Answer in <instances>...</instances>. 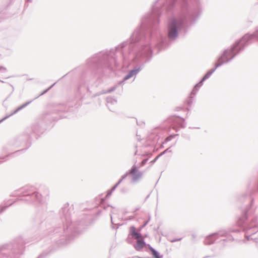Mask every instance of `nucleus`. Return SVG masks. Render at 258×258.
Masks as SVG:
<instances>
[{
    "label": "nucleus",
    "instance_id": "nucleus-4",
    "mask_svg": "<svg viewBox=\"0 0 258 258\" xmlns=\"http://www.w3.org/2000/svg\"><path fill=\"white\" fill-rule=\"evenodd\" d=\"M9 74L8 71L5 68H0V81L3 82V80L9 78Z\"/></svg>",
    "mask_w": 258,
    "mask_h": 258
},
{
    "label": "nucleus",
    "instance_id": "nucleus-9",
    "mask_svg": "<svg viewBox=\"0 0 258 258\" xmlns=\"http://www.w3.org/2000/svg\"><path fill=\"white\" fill-rule=\"evenodd\" d=\"M147 161V159L143 160L141 162V165L143 166V165H145Z\"/></svg>",
    "mask_w": 258,
    "mask_h": 258
},
{
    "label": "nucleus",
    "instance_id": "nucleus-1",
    "mask_svg": "<svg viewBox=\"0 0 258 258\" xmlns=\"http://www.w3.org/2000/svg\"><path fill=\"white\" fill-rule=\"evenodd\" d=\"M233 48H231L226 50L223 52L218 60V62L216 64V67H218L222 63L228 61L229 59L232 58L233 56Z\"/></svg>",
    "mask_w": 258,
    "mask_h": 258
},
{
    "label": "nucleus",
    "instance_id": "nucleus-8",
    "mask_svg": "<svg viewBox=\"0 0 258 258\" xmlns=\"http://www.w3.org/2000/svg\"><path fill=\"white\" fill-rule=\"evenodd\" d=\"M136 74V71H134V70H133L132 71L130 74L127 75L125 78H124V80H127L129 78H130L131 77H132L134 74Z\"/></svg>",
    "mask_w": 258,
    "mask_h": 258
},
{
    "label": "nucleus",
    "instance_id": "nucleus-3",
    "mask_svg": "<svg viewBox=\"0 0 258 258\" xmlns=\"http://www.w3.org/2000/svg\"><path fill=\"white\" fill-rule=\"evenodd\" d=\"M130 234L136 239H139L142 238V235L136 231V229L134 226H132L130 229Z\"/></svg>",
    "mask_w": 258,
    "mask_h": 258
},
{
    "label": "nucleus",
    "instance_id": "nucleus-5",
    "mask_svg": "<svg viewBox=\"0 0 258 258\" xmlns=\"http://www.w3.org/2000/svg\"><path fill=\"white\" fill-rule=\"evenodd\" d=\"M145 245V243L143 239L141 238L137 239L136 244L135 245V248L137 250H140Z\"/></svg>",
    "mask_w": 258,
    "mask_h": 258
},
{
    "label": "nucleus",
    "instance_id": "nucleus-10",
    "mask_svg": "<svg viewBox=\"0 0 258 258\" xmlns=\"http://www.w3.org/2000/svg\"><path fill=\"white\" fill-rule=\"evenodd\" d=\"M137 258H141V257H137Z\"/></svg>",
    "mask_w": 258,
    "mask_h": 258
},
{
    "label": "nucleus",
    "instance_id": "nucleus-2",
    "mask_svg": "<svg viewBox=\"0 0 258 258\" xmlns=\"http://www.w3.org/2000/svg\"><path fill=\"white\" fill-rule=\"evenodd\" d=\"M176 22L175 21H173L169 27V32L168 35L170 38H175L177 35V31L176 29Z\"/></svg>",
    "mask_w": 258,
    "mask_h": 258
},
{
    "label": "nucleus",
    "instance_id": "nucleus-7",
    "mask_svg": "<svg viewBox=\"0 0 258 258\" xmlns=\"http://www.w3.org/2000/svg\"><path fill=\"white\" fill-rule=\"evenodd\" d=\"M150 250L152 252V253L155 258H161L159 255V253L152 247H150Z\"/></svg>",
    "mask_w": 258,
    "mask_h": 258
},
{
    "label": "nucleus",
    "instance_id": "nucleus-6",
    "mask_svg": "<svg viewBox=\"0 0 258 258\" xmlns=\"http://www.w3.org/2000/svg\"><path fill=\"white\" fill-rule=\"evenodd\" d=\"M130 173L134 176V178L135 180L140 178L142 175V173L138 172L136 167L132 168L131 170Z\"/></svg>",
    "mask_w": 258,
    "mask_h": 258
}]
</instances>
